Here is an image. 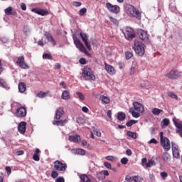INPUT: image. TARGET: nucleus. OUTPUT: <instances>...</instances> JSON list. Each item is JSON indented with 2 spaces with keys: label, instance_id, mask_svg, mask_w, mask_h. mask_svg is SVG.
Listing matches in <instances>:
<instances>
[{
  "label": "nucleus",
  "instance_id": "obj_7",
  "mask_svg": "<svg viewBox=\"0 0 182 182\" xmlns=\"http://www.w3.org/2000/svg\"><path fill=\"white\" fill-rule=\"evenodd\" d=\"M74 43L76 46V48H77V49H79L80 52H82V53H85V55H89V52H87V50H86V47H85L83 43L82 42H80V40H79L77 38L75 39Z\"/></svg>",
  "mask_w": 182,
  "mask_h": 182
},
{
  "label": "nucleus",
  "instance_id": "obj_55",
  "mask_svg": "<svg viewBox=\"0 0 182 182\" xmlns=\"http://www.w3.org/2000/svg\"><path fill=\"white\" fill-rule=\"evenodd\" d=\"M32 12H34V14H37L38 15H41V9H32Z\"/></svg>",
  "mask_w": 182,
  "mask_h": 182
},
{
  "label": "nucleus",
  "instance_id": "obj_57",
  "mask_svg": "<svg viewBox=\"0 0 182 182\" xmlns=\"http://www.w3.org/2000/svg\"><path fill=\"white\" fill-rule=\"evenodd\" d=\"M6 171L7 174L9 176V174H11V173H12V169L11 168V167L6 166Z\"/></svg>",
  "mask_w": 182,
  "mask_h": 182
},
{
  "label": "nucleus",
  "instance_id": "obj_33",
  "mask_svg": "<svg viewBox=\"0 0 182 182\" xmlns=\"http://www.w3.org/2000/svg\"><path fill=\"white\" fill-rule=\"evenodd\" d=\"M125 57L127 60H129V59H132V58H133V53L132 51L125 52Z\"/></svg>",
  "mask_w": 182,
  "mask_h": 182
},
{
  "label": "nucleus",
  "instance_id": "obj_37",
  "mask_svg": "<svg viewBox=\"0 0 182 182\" xmlns=\"http://www.w3.org/2000/svg\"><path fill=\"white\" fill-rule=\"evenodd\" d=\"M97 178H98V180H105V176L103 175V172H98L97 173Z\"/></svg>",
  "mask_w": 182,
  "mask_h": 182
},
{
  "label": "nucleus",
  "instance_id": "obj_6",
  "mask_svg": "<svg viewBox=\"0 0 182 182\" xmlns=\"http://www.w3.org/2000/svg\"><path fill=\"white\" fill-rule=\"evenodd\" d=\"M82 76L85 79H86V77H90V80H96V76L92 73L90 68H84L82 72Z\"/></svg>",
  "mask_w": 182,
  "mask_h": 182
},
{
  "label": "nucleus",
  "instance_id": "obj_11",
  "mask_svg": "<svg viewBox=\"0 0 182 182\" xmlns=\"http://www.w3.org/2000/svg\"><path fill=\"white\" fill-rule=\"evenodd\" d=\"M161 146H163L165 151H170V149H171V145L170 144V140L168 139V138L164 137V141L161 142Z\"/></svg>",
  "mask_w": 182,
  "mask_h": 182
},
{
  "label": "nucleus",
  "instance_id": "obj_31",
  "mask_svg": "<svg viewBox=\"0 0 182 182\" xmlns=\"http://www.w3.org/2000/svg\"><path fill=\"white\" fill-rule=\"evenodd\" d=\"M156 166V161L153 159H149L147 163H146V167H153Z\"/></svg>",
  "mask_w": 182,
  "mask_h": 182
},
{
  "label": "nucleus",
  "instance_id": "obj_2",
  "mask_svg": "<svg viewBox=\"0 0 182 182\" xmlns=\"http://www.w3.org/2000/svg\"><path fill=\"white\" fill-rule=\"evenodd\" d=\"M134 50L138 56H143L144 55V44L141 42L136 41L134 44Z\"/></svg>",
  "mask_w": 182,
  "mask_h": 182
},
{
  "label": "nucleus",
  "instance_id": "obj_22",
  "mask_svg": "<svg viewBox=\"0 0 182 182\" xmlns=\"http://www.w3.org/2000/svg\"><path fill=\"white\" fill-rule=\"evenodd\" d=\"M68 140L70 141H73V143H79V141H80V136H79V135H75V136L70 135L69 136Z\"/></svg>",
  "mask_w": 182,
  "mask_h": 182
},
{
  "label": "nucleus",
  "instance_id": "obj_41",
  "mask_svg": "<svg viewBox=\"0 0 182 182\" xmlns=\"http://www.w3.org/2000/svg\"><path fill=\"white\" fill-rule=\"evenodd\" d=\"M40 15H41V16L49 15V11L43 9H40Z\"/></svg>",
  "mask_w": 182,
  "mask_h": 182
},
{
  "label": "nucleus",
  "instance_id": "obj_12",
  "mask_svg": "<svg viewBox=\"0 0 182 182\" xmlns=\"http://www.w3.org/2000/svg\"><path fill=\"white\" fill-rule=\"evenodd\" d=\"M16 116L17 117H26V108L21 107L16 109Z\"/></svg>",
  "mask_w": 182,
  "mask_h": 182
},
{
  "label": "nucleus",
  "instance_id": "obj_28",
  "mask_svg": "<svg viewBox=\"0 0 182 182\" xmlns=\"http://www.w3.org/2000/svg\"><path fill=\"white\" fill-rule=\"evenodd\" d=\"M100 99L102 102H103V103H105V105H109V103H110V98H109V97L102 95Z\"/></svg>",
  "mask_w": 182,
  "mask_h": 182
},
{
  "label": "nucleus",
  "instance_id": "obj_54",
  "mask_svg": "<svg viewBox=\"0 0 182 182\" xmlns=\"http://www.w3.org/2000/svg\"><path fill=\"white\" fill-rule=\"evenodd\" d=\"M79 62H80V65H86V63H87L86 59L84 58H81L79 60Z\"/></svg>",
  "mask_w": 182,
  "mask_h": 182
},
{
  "label": "nucleus",
  "instance_id": "obj_9",
  "mask_svg": "<svg viewBox=\"0 0 182 182\" xmlns=\"http://www.w3.org/2000/svg\"><path fill=\"white\" fill-rule=\"evenodd\" d=\"M173 122L174 125L176 126V132L179 134V136L182 138V122L180 121V119L174 117L173 119Z\"/></svg>",
  "mask_w": 182,
  "mask_h": 182
},
{
  "label": "nucleus",
  "instance_id": "obj_56",
  "mask_svg": "<svg viewBox=\"0 0 182 182\" xmlns=\"http://www.w3.org/2000/svg\"><path fill=\"white\" fill-rule=\"evenodd\" d=\"M37 44L38 46H41L42 48H43V46H45V43H43V40H40L37 42Z\"/></svg>",
  "mask_w": 182,
  "mask_h": 182
},
{
  "label": "nucleus",
  "instance_id": "obj_47",
  "mask_svg": "<svg viewBox=\"0 0 182 182\" xmlns=\"http://www.w3.org/2000/svg\"><path fill=\"white\" fill-rule=\"evenodd\" d=\"M109 21L114 23V25H119V21L117 19L113 18V17H109Z\"/></svg>",
  "mask_w": 182,
  "mask_h": 182
},
{
  "label": "nucleus",
  "instance_id": "obj_34",
  "mask_svg": "<svg viewBox=\"0 0 182 182\" xmlns=\"http://www.w3.org/2000/svg\"><path fill=\"white\" fill-rule=\"evenodd\" d=\"M132 180L134 182H142L143 181V178H141V177H140L139 176H133Z\"/></svg>",
  "mask_w": 182,
  "mask_h": 182
},
{
  "label": "nucleus",
  "instance_id": "obj_3",
  "mask_svg": "<svg viewBox=\"0 0 182 182\" xmlns=\"http://www.w3.org/2000/svg\"><path fill=\"white\" fill-rule=\"evenodd\" d=\"M124 36L127 41H133L136 38V33L134 30L130 27H126L124 31H123Z\"/></svg>",
  "mask_w": 182,
  "mask_h": 182
},
{
  "label": "nucleus",
  "instance_id": "obj_63",
  "mask_svg": "<svg viewBox=\"0 0 182 182\" xmlns=\"http://www.w3.org/2000/svg\"><path fill=\"white\" fill-rule=\"evenodd\" d=\"M135 72H136V68L132 67L129 72L130 75H134Z\"/></svg>",
  "mask_w": 182,
  "mask_h": 182
},
{
  "label": "nucleus",
  "instance_id": "obj_26",
  "mask_svg": "<svg viewBox=\"0 0 182 182\" xmlns=\"http://www.w3.org/2000/svg\"><path fill=\"white\" fill-rule=\"evenodd\" d=\"M39 153H41V150H39V149H36L35 154L33 156V159L34 161H39L41 160V158L39 157Z\"/></svg>",
  "mask_w": 182,
  "mask_h": 182
},
{
  "label": "nucleus",
  "instance_id": "obj_50",
  "mask_svg": "<svg viewBox=\"0 0 182 182\" xmlns=\"http://www.w3.org/2000/svg\"><path fill=\"white\" fill-rule=\"evenodd\" d=\"M104 166L106 167V168H108V170H112V164L110 163L105 162Z\"/></svg>",
  "mask_w": 182,
  "mask_h": 182
},
{
  "label": "nucleus",
  "instance_id": "obj_49",
  "mask_svg": "<svg viewBox=\"0 0 182 182\" xmlns=\"http://www.w3.org/2000/svg\"><path fill=\"white\" fill-rule=\"evenodd\" d=\"M58 176H59V173H58V171H53L51 172V177H52V178H56V177H58Z\"/></svg>",
  "mask_w": 182,
  "mask_h": 182
},
{
  "label": "nucleus",
  "instance_id": "obj_60",
  "mask_svg": "<svg viewBox=\"0 0 182 182\" xmlns=\"http://www.w3.org/2000/svg\"><path fill=\"white\" fill-rule=\"evenodd\" d=\"M55 182H65V178H63L62 176H60L55 180Z\"/></svg>",
  "mask_w": 182,
  "mask_h": 182
},
{
  "label": "nucleus",
  "instance_id": "obj_30",
  "mask_svg": "<svg viewBox=\"0 0 182 182\" xmlns=\"http://www.w3.org/2000/svg\"><path fill=\"white\" fill-rule=\"evenodd\" d=\"M118 120H120V122H123L126 119V114L123 112H119L117 115Z\"/></svg>",
  "mask_w": 182,
  "mask_h": 182
},
{
  "label": "nucleus",
  "instance_id": "obj_21",
  "mask_svg": "<svg viewBox=\"0 0 182 182\" xmlns=\"http://www.w3.org/2000/svg\"><path fill=\"white\" fill-rule=\"evenodd\" d=\"M61 99L63 100H69L70 99V92L69 90H65L61 95Z\"/></svg>",
  "mask_w": 182,
  "mask_h": 182
},
{
  "label": "nucleus",
  "instance_id": "obj_58",
  "mask_svg": "<svg viewBox=\"0 0 182 182\" xmlns=\"http://www.w3.org/2000/svg\"><path fill=\"white\" fill-rule=\"evenodd\" d=\"M106 160H108L109 161H113L114 160V157L113 156H108L105 157Z\"/></svg>",
  "mask_w": 182,
  "mask_h": 182
},
{
  "label": "nucleus",
  "instance_id": "obj_19",
  "mask_svg": "<svg viewBox=\"0 0 182 182\" xmlns=\"http://www.w3.org/2000/svg\"><path fill=\"white\" fill-rule=\"evenodd\" d=\"M18 130L21 134H25L26 132V122H21L18 126Z\"/></svg>",
  "mask_w": 182,
  "mask_h": 182
},
{
  "label": "nucleus",
  "instance_id": "obj_14",
  "mask_svg": "<svg viewBox=\"0 0 182 182\" xmlns=\"http://www.w3.org/2000/svg\"><path fill=\"white\" fill-rule=\"evenodd\" d=\"M133 109L138 112L139 113H144V106L138 102H133Z\"/></svg>",
  "mask_w": 182,
  "mask_h": 182
},
{
  "label": "nucleus",
  "instance_id": "obj_45",
  "mask_svg": "<svg viewBox=\"0 0 182 182\" xmlns=\"http://www.w3.org/2000/svg\"><path fill=\"white\" fill-rule=\"evenodd\" d=\"M43 59H50V60H52V54L44 53L43 55Z\"/></svg>",
  "mask_w": 182,
  "mask_h": 182
},
{
  "label": "nucleus",
  "instance_id": "obj_13",
  "mask_svg": "<svg viewBox=\"0 0 182 182\" xmlns=\"http://www.w3.org/2000/svg\"><path fill=\"white\" fill-rule=\"evenodd\" d=\"M80 36L81 37L82 42H84L87 50H92V46L90 45V43L87 42V35H86V33H80Z\"/></svg>",
  "mask_w": 182,
  "mask_h": 182
},
{
  "label": "nucleus",
  "instance_id": "obj_18",
  "mask_svg": "<svg viewBox=\"0 0 182 182\" xmlns=\"http://www.w3.org/2000/svg\"><path fill=\"white\" fill-rule=\"evenodd\" d=\"M172 153L173 156L175 159H178L180 157V151H178V146L176 144L172 143Z\"/></svg>",
  "mask_w": 182,
  "mask_h": 182
},
{
  "label": "nucleus",
  "instance_id": "obj_44",
  "mask_svg": "<svg viewBox=\"0 0 182 182\" xmlns=\"http://www.w3.org/2000/svg\"><path fill=\"white\" fill-rule=\"evenodd\" d=\"M46 95H47L46 92L41 91L37 94V96L38 97L43 98V97H46Z\"/></svg>",
  "mask_w": 182,
  "mask_h": 182
},
{
  "label": "nucleus",
  "instance_id": "obj_20",
  "mask_svg": "<svg viewBox=\"0 0 182 182\" xmlns=\"http://www.w3.org/2000/svg\"><path fill=\"white\" fill-rule=\"evenodd\" d=\"M162 159L166 163H169V161H171V156L170 154H168V152L166 151L162 155Z\"/></svg>",
  "mask_w": 182,
  "mask_h": 182
},
{
  "label": "nucleus",
  "instance_id": "obj_43",
  "mask_svg": "<svg viewBox=\"0 0 182 182\" xmlns=\"http://www.w3.org/2000/svg\"><path fill=\"white\" fill-rule=\"evenodd\" d=\"M160 176L163 180H165L168 176V174L166 171L161 172Z\"/></svg>",
  "mask_w": 182,
  "mask_h": 182
},
{
  "label": "nucleus",
  "instance_id": "obj_27",
  "mask_svg": "<svg viewBox=\"0 0 182 182\" xmlns=\"http://www.w3.org/2000/svg\"><path fill=\"white\" fill-rule=\"evenodd\" d=\"M129 113H131V114H132V117H135L136 119L140 117V112H135L133 107L129 109Z\"/></svg>",
  "mask_w": 182,
  "mask_h": 182
},
{
  "label": "nucleus",
  "instance_id": "obj_16",
  "mask_svg": "<svg viewBox=\"0 0 182 182\" xmlns=\"http://www.w3.org/2000/svg\"><path fill=\"white\" fill-rule=\"evenodd\" d=\"M64 114H65V109H63V107H59L55 112L54 118L55 119V120H60V118Z\"/></svg>",
  "mask_w": 182,
  "mask_h": 182
},
{
  "label": "nucleus",
  "instance_id": "obj_61",
  "mask_svg": "<svg viewBox=\"0 0 182 182\" xmlns=\"http://www.w3.org/2000/svg\"><path fill=\"white\" fill-rule=\"evenodd\" d=\"M20 6L22 11H25L26 9V4L25 3H21Z\"/></svg>",
  "mask_w": 182,
  "mask_h": 182
},
{
  "label": "nucleus",
  "instance_id": "obj_52",
  "mask_svg": "<svg viewBox=\"0 0 182 182\" xmlns=\"http://www.w3.org/2000/svg\"><path fill=\"white\" fill-rule=\"evenodd\" d=\"M121 163H122V164H127V163H129V159L126 157L122 158L121 159Z\"/></svg>",
  "mask_w": 182,
  "mask_h": 182
},
{
  "label": "nucleus",
  "instance_id": "obj_38",
  "mask_svg": "<svg viewBox=\"0 0 182 182\" xmlns=\"http://www.w3.org/2000/svg\"><path fill=\"white\" fill-rule=\"evenodd\" d=\"M161 124L163 126H168L170 124V119L165 118L162 120Z\"/></svg>",
  "mask_w": 182,
  "mask_h": 182
},
{
  "label": "nucleus",
  "instance_id": "obj_36",
  "mask_svg": "<svg viewBox=\"0 0 182 182\" xmlns=\"http://www.w3.org/2000/svg\"><path fill=\"white\" fill-rule=\"evenodd\" d=\"M168 95L169 96V97H171L172 99H176V100L178 99L177 95L174 94V92H168Z\"/></svg>",
  "mask_w": 182,
  "mask_h": 182
},
{
  "label": "nucleus",
  "instance_id": "obj_48",
  "mask_svg": "<svg viewBox=\"0 0 182 182\" xmlns=\"http://www.w3.org/2000/svg\"><path fill=\"white\" fill-rule=\"evenodd\" d=\"M76 95L78 96L79 99L81 100H85V95L82 92H77Z\"/></svg>",
  "mask_w": 182,
  "mask_h": 182
},
{
  "label": "nucleus",
  "instance_id": "obj_1",
  "mask_svg": "<svg viewBox=\"0 0 182 182\" xmlns=\"http://www.w3.org/2000/svg\"><path fill=\"white\" fill-rule=\"evenodd\" d=\"M125 12L130 18H136V19H141V14L132 4H127L125 6Z\"/></svg>",
  "mask_w": 182,
  "mask_h": 182
},
{
  "label": "nucleus",
  "instance_id": "obj_25",
  "mask_svg": "<svg viewBox=\"0 0 182 182\" xmlns=\"http://www.w3.org/2000/svg\"><path fill=\"white\" fill-rule=\"evenodd\" d=\"M18 91L20 93H25L26 91V85L24 82L18 83Z\"/></svg>",
  "mask_w": 182,
  "mask_h": 182
},
{
  "label": "nucleus",
  "instance_id": "obj_62",
  "mask_svg": "<svg viewBox=\"0 0 182 182\" xmlns=\"http://www.w3.org/2000/svg\"><path fill=\"white\" fill-rule=\"evenodd\" d=\"M73 5L74 6H80L82 5V3L80 1H74L73 3Z\"/></svg>",
  "mask_w": 182,
  "mask_h": 182
},
{
  "label": "nucleus",
  "instance_id": "obj_53",
  "mask_svg": "<svg viewBox=\"0 0 182 182\" xmlns=\"http://www.w3.org/2000/svg\"><path fill=\"white\" fill-rule=\"evenodd\" d=\"M125 180L127 182H131V181H133V178L130 175H127L125 176Z\"/></svg>",
  "mask_w": 182,
  "mask_h": 182
},
{
  "label": "nucleus",
  "instance_id": "obj_29",
  "mask_svg": "<svg viewBox=\"0 0 182 182\" xmlns=\"http://www.w3.org/2000/svg\"><path fill=\"white\" fill-rule=\"evenodd\" d=\"M127 134L129 137H131L132 139H137V134L136 132H133L132 131H127Z\"/></svg>",
  "mask_w": 182,
  "mask_h": 182
},
{
  "label": "nucleus",
  "instance_id": "obj_46",
  "mask_svg": "<svg viewBox=\"0 0 182 182\" xmlns=\"http://www.w3.org/2000/svg\"><path fill=\"white\" fill-rule=\"evenodd\" d=\"M86 12H87V9H86V8H82L80 10L79 14L80 15V16H83V15H85Z\"/></svg>",
  "mask_w": 182,
  "mask_h": 182
},
{
  "label": "nucleus",
  "instance_id": "obj_5",
  "mask_svg": "<svg viewBox=\"0 0 182 182\" xmlns=\"http://www.w3.org/2000/svg\"><path fill=\"white\" fill-rule=\"evenodd\" d=\"M166 77L174 80L178 79L181 76V73L178 70H171L169 73L166 74Z\"/></svg>",
  "mask_w": 182,
  "mask_h": 182
},
{
  "label": "nucleus",
  "instance_id": "obj_40",
  "mask_svg": "<svg viewBox=\"0 0 182 182\" xmlns=\"http://www.w3.org/2000/svg\"><path fill=\"white\" fill-rule=\"evenodd\" d=\"M45 36L46 37V39L50 42L52 39H53V37L52 36V34L50 33L46 32L45 33Z\"/></svg>",
  "mask_w": 182,
  "mask_h": 182
},
{
  "label": "nucleus",
  "instance_id": "obj_24",
  "mask_svg": "<svg viewBox=\"0 0 182 182\" xmlns=\"http://www.w3.org/2000/svg\"><path fill=\"white\" fill-rule=\"evenodd\" d=\"M151 113L154 116H159V114H164V111H163V109H160L159 108H154L151 110Z\"/></svg>",
  "mask_w": 182,
  "mask_h": 182
},
{
  "label": "nucleus",
  "instance_id": "obj_39",
  "mask_svg": "<svg viewBox=\"0 0 182 182\" xmlns=\"http://www.w3.org/2000/svg\"><path fill=\"white\" fill-rule=\"evenodd\" d=\"M66 124H68V119H64V120H59L58 119V126L63 127Z\"/></svg>",
  "mask_w": 182,
  "mask_h": 182
},
{
  "label": "nucleus",
  "instance_id": "obj_23",
  "mask_svg": "<svg viewBox=\"0 0 182 182\" xmlns=\"http://www.w3.org/2000/svg\"><path fill=\"white\" fill-rule=\"evenodd\" d=\"M4 12L6 14V15H14L15 16V15H17V13L16 11H13L12 10V7L9 6L8 8H6L5 10H4Z\"/></svg>",
  "mask_w": 182,
  "mask_h": 182
},
{
  "label": "nucleus",
  "instance_id": "obj_59",
  "mask_svg": "<svg viewBox=\"0 0 182 182\" xmlns=\"http://www.w3.org/2000/svg\"><path fill=\"white\" fill-rule=\"evenodd\" d=\"M60 86H61V87H63V89H68V86H66V84L63 81H62L60 83Z\"/></svg>",
  "mask_w": 182,
  "mask_h": 182
},
{
  "label": "nucleus",
  "instance_id": "obj_10",
  "mask_svg": "<svg viewBox=\"0 0 182 182\" xmlns=\"http://www.w3.org/2000/svg\"><path fill=\"white\" fill-rule=\"evenodd\" d=\"M16 64L22 69H29V65L25 63V58L23 56L18 57Z\"/></svg>",
  "mask_w": 182,
  "mask_h": 182
},
{
  "label": "nucleus",
  "instance_id": "obj_51",
  "mask_svg": "<svg viewBox=\"0 0 182 182\" xmlns=\"http://www.w3.org/2000/svg\"><path fill=\"white\" fill-rule=\"evenodd\" d=\"M148 143L149 144H157L159 141L156 139L153 138Z\"/></svg>",
  "mask_w": 182,
  "mask_h": 182
},
{
  "label": "nucleus",
  "instance_id": "obj_42",
  "mask_svg": "<svg viewBox=\"0 0 182 182\" xmlns=\"http://www.w3.org/2000/svg\"><path fill=\"white\" fill-rule=\"evenodd\" d=\"M76 122L78 124H85V119H83L82 117H80L77 119V121Z\"/></svg>",
  "mask_w": 182,
  "mask_h": 182
},
{
  "label": "nucleus",
  "instance_id": "obj_8",
  "mask_svg": "<svg viewBox=\"0 0 182 182\" xmlns=\"http://www.w3.org/2000/svg\"><path fill=\"white\" fill-rule=\"evenodd\" d=\"M106 7L109 11V12H112V14H119L120 12V7L117 5H113L111 3H107Z\"/></svg>",
  "mask_w": 182,
  "mask_h": 182
},
{
  "label": "nucleus",
  "instance_id": "obj_17",
  "mask_svg": "<svg viewBox=\"0 0 182 182\" xmlns=\"http://www.w3.org/2000/svg\"><path fill=\"white\" fill-rule=\"evenodd\" d=\"M105 67L109 75H116V70L114 69V67L107 64V63H105Z\"/></svg>",
  "mask_w": 182,
  "mask_h": 182
},
{
  "label": "nucleus",
  "instance_id": "obj_4",
  "mask_svg": "<svg viewBox=\"0 0 182 182\" xmlns=\"http://www.w3.org/2000/svg\"><path fill=\"white\" fill-rule=\"evenodd\" d=\"M54 168L57 171H63L65 173L68 168V165L65 163H63L59 160H56L54 162Z\"/></svg>",
  "mask_w": 182,
  "mask_h": 182
},
{
  "label": "nucleus",
  "instance_id": "obj_32",
  "mask_svg": "<svg viewBox=\"0 0 182 182\" xmlns=\"http://www.w3.org/2000/svg\"><path fill=\"white\" fill-rule=\"evenodd\" d=\"M75 151L77 154H80V156H85V154H86V151L80 148L77 149Z\"/></svg>",
  "mask_w": 182,
  "mask_h": 182
},
{
  "label": "nucleus",
  "instance_id": "obj_15",
  "mask_svg": "<svg viewBox=\"0 0 182 182\" xmlns=\"http://www.w3.org/2000/svg\"><path fill=\"white\" fill-rule=\"evenodd\" d=\"M138 36L141 41H149V35H147V31H145L144 30L140 29L138 31Z\"/></svg>",
  "mask_w": 182,
  "mask_h": 182
},
{
  "label": "nucleus",
  "instance_id": "obj_35",
  "mask_svg": "<svg viewBox=\"0 0 182 182\" xmlns=\"http://www.w3.org/2000/svg\"><path fill=\"white\" fill-rule=\"evenodd\" d=\"M136 123H137V121L134 119H131L126 123V126H127V127H131V126H133V124H136Z\"/></svg>",
  "mask_w": 182,
  "mask_h": 182
},
{
  "label": "nucleus",
  "instance_id": "obj_64",
  "mask_svg": "<svg viewBox=\"0 0 182 182\" xmlns=\"http://www.w3.org/2000/svg\"><path fill=\"white\" fill-rule=\"evenodd\" d=\"M82 111L84 113H88V112H89V108H87V107H82Z\"/></svg>",
  "mask_w": 182,
  "mask_h": 182
}]
</instances>
